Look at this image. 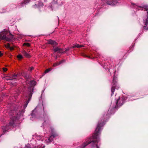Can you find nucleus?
<instances>
[{"mask_svg":"<svg viewBox=\"0 0 148 148\" xmlns=\"http://www.w3.org/2000/svg\"><path fill=\"white\" fill-rule=\"evenodd\" d=\"M134 99L132 98V96H123L121 97H119L118 99H116L115 106L113 107L112 109L110 108L108 111L107 114H104L102 119L99 121L95 133L92 136L93 140H91V138H88V140L81 146L78 147L77 148H84L89 144H91L92 148H99L98 146V145L100 144L99 136L103 127L107 121V119L109 118L110 114H113L114 113V109L120 107L126 101H131Z\"/></svg>","mask_w":148,"mask_h":148,"instance_id":"1","label":"nucleus"},{"mask_svg":"<svg viewBox=\"0 0 148 148\" xmlns=\"http://www.w3.org/2000/svg\"><path fill=\"white\" fill-rule=\"evenodd\" d=\"M43 111L45 114H43V116L40 118V119L44 121L43 123L42 124L41 127L44 128H45L46 127L49 125V119L47 115L45 114V112L44 110V107L42 104H38L36 107L32 111L31 114L32 117L30 118V119L32 120H34L35 119H38V115L41 112Z\"/></svg>","mask_w":148,"mask_h":148,"instance_id":"2","label":"nucleus"},{"mask_svg":"<svg viewBox=\"0 0 148 148\" xmlns=\"http://www.w3.org/2000/svg\"><path fill=\"white\" fill-rule=\"evenodd\" d=\"M133 6L134 8H136L138 10H144L146 11L147 13V18H146L144 21V23L145 25V26L144 27V29H146L148 30V27L146 28V27L148 25V6L144 5L143 7L137 6L136 4L132 3Z\"/></svg>","mask_w":148,"mask_h":148,"instance_id":"3","label":"nucleus"},{"mask_svg":"<svg viewBox=\"0 0 148 148\" xmlns=\"http://www.w3.org/2000/svg\"><path fill=\"white\" fill-rule=\"evenodd\" d=\"M21 76H23L26 79V83H27L28 82H29V76L28 75V74L27 73L24 72H23L21 73H19L17 74H14L12 75V77H10L8 78L7 77H4V79L6 80H13L14 81L16 82V78Z\"/></svg>","mask_w":148,"mask_h":148,"instance_id":"4","label":"nucleus"},{"mask_svg":"<svg viewBox=\"0 0 148 148\" xmlns=\"http://www.w3.org/2000/svg\"><path fill=\"white\" fill-rule=\"evenodd\" d=\"M50 131H51V135L47 139L44 140L45 143L47 145L52 142L53 140V139L58 135L52 127H50Z\"/></svg>","mask_w":148,"mask_h":148,"instance_id":"5","label":"nucleus"},{"mask_svg":"<svg viewBox=\"0 0 148 148\" xmlns=\"http://www.w3.org/2000/svg\"><path fill=\"white\" fill-rule=\"evenodd\" d=\"M8 32L7 31L4 30L0 32V39L5 40L8 41H11L13 38V36L10 34V36H8Z\"/></svg>","mask_w":148,"mask_h":148,"instance_id":"6","label":"nucleus"},{"mask_svg":"<svg viewBox=\"0 0 148 148\" xmlns=\"http://www.w3.org/2000/svg\"><path fill=\"white\" fill-rule=\"evenodd\" d=\"M116 72V71H115L114 72V76L113 77L112 82L111 84V96H112L113 95L114 92L115 91L116 89H118L119 88V87L117 86V77L115 76Z\"/></svg>","mask_w":148,"mask_h":148,"instance_id":"7","label":"nucleus"},{"mask_svg":"<svg viewBox=\"0 0 148 148\" xmlns=\"http://www.w3.org/2000/svg\"><path fill=\"white\" fill-rule=\"evenodd\" d=\"M30 0H25L22 2H21L20 5L18 6H16L14 4H12L10 5V7L11 9H12L14 8H20L23 6L27 3H28Z\"/></svg>","mask_w":148,"mask_h":148,"instance_id":"8","label":"nucleus"},{"mask_svg":"<svg viewBox=\"0 0 148 148\" xmlns=\"http://www.w3.org/2000/svg\"><path fill=\"white\" fill-rule=\"evenodd\" d=\"M117 3V0H106L105 3H103V5H108L113 6L116 5Z\"/></svg>","mask_w":148,"mask_h":148,"instance_id":"9","label":"nucleus"},{"mask_svg":"<svg viewBox=\"0 0 148 148\" xmlns=\"http://www.w3.org/2000/svg\"><path fill=\"white\" fill-rule=\"evenodd\" d=\"M33 138H36L35 139H36L38 140V143H39L40 142V141L43 142V138L37 134L33 135Z\"/></svg>","mask_w":148,"mask_h":148,"instance_id":"10","label":"nucleus"},{"mask_svg":"<svg viewBox=\"0 0 148 148\" xmlns=\"http://www.w3.org/2000/svg\"><path fill=\"white\" fill-rule=\"evenodd\" d=\"M43 6V3L40 1H39L38 5L35 4V5H33V7L34 8H38L39 9H40L42 8Z\"/></svg>","mask_w":148,"mask_h":148,"instance_id":"11","label":"nucleus"},{"mask_svg":"<svg viewBox=\"0 0 148 148\" xmlns=\"http://www.w3.org/2000/svg\"><path fill=\"white\" fill-rule=\"evenodd\" d=\"M53 50L55 52H57L59 53H62L63 52V50L58 47L53 48Z\"/></svg>","mask_w":148,"mask_h":148,"instance_id":"12","label":"nucleus"},{"mask_svg":"<svg viewBox=\"0 0 148 148\" xmlns=\"http://www.w3.org/2000/svg\"><path fill=\"white\" fill-rule=\"evenodd\" d=\"M42 146V145L41 144L40 145H39L37 147H36V146L35 147H31L29 144H28L26 145L24 148H40Z\"/></svg>","mask_w":148,"mask_h":148,"instance_id":"13","label":"nucleus"},{"mask_svg":"<svg viewBox=\"0 0 148 148\" xmlns=\"http://www.w3.org/2000/svg\"><path fill=\"white\" fill-rule=\"evenodd\" d=\"M21 52L22 54L27 58H29L31 57L29 54L27 53V52L24 50L22 51Z\"/></svg>","mask_w":148,"mask_h":148,"instance_id":"14","label":"nucleus"},{"mask_svg":"<svg viewBox=\"0 0 148 148\" xmlns=\"http://www.w3.org/2000/svg\"><path fill=\"white\" fill-rule=\"evenodd\" d=\"M103 68L106 71H107L108 70V71H110V68L111 69V68H110V66H108V65H107L106 64H104V65L103 66Z\"/></svg>","mask_w":148,"mask_h":148,"instance_id":"15","label":"nucleus"},{"mask_svg":"<svg viewBox=\"0 0 148 148\" xmlns=\"http://www.w3.org/2000/svg\"><path fill=\"white\" fill-rule=\"evenodd\" d=\"M48 44L52 45H55L56 44V42L55 41L51 39L48 40Z\"/></svg>","mask_w":148,"mask_h":148,"instance_id":"16","label":"nucleus"},{"mask_svg":"<svg viewBox=\"0 0 148 148\" xmlns=\"http://www.w3.org/2000/svg\"><path fill=\"white\" fill-rule=\"evenodd\" d=\"M65 61V60H62L61 61H60L59 63H55L53 64V66L54 67H56L57 66H58V65L61 64L63 62H64Z\"/></svg>","mask_w":148,"mask_h":148,"instance_id":"17","label":"nucleus"},{"mask_svg":"<svg viewBox=\"0 0 148 148\" xmlns=\"http://www.w3.org/2000/svg\"><path fill=\"white\" fill-rule=\"evenodd\" d=\"M14 109L13 110V109H12L11 110V112L12 113H13V112H13V114H14V113H15V114H16V111L18 109V107L17 106H16V107L15 106V107L14 106Z\"/></svg>","mask_w":148,"mask_h":148,"instance_id":"18","label":"nucleus"},{"mask_svg":"<svg viewBox=\"0 0 148 148\" xmlns=\"http://www.w3.org/2000/svg\"><path fill=\"white\" fill-rule=\"evenodd\" d=\"M51 68H49L47 69H46L45 71V73H47L49 72L50 71H51Z\"/></svg>","mask_w":148,"mask_h":148,"instance_id":"19","label":"nucleus"},{"mask_svg":"<svg viewBox=\"0 0 148 148\" xmlns=\"http://www.w3.org/2000/svg\"><path fill=\"white\" fill-rule=\"evenodd\" d=\"M17 57L19 59H21L23 58V56L21 54H19L18 55Z\"/></svg>","mask_w":148,"mask_h":148,"instance_id":"20","label":"nucleus"},{"mask_svg":"<svg viewBox=\"0 0 148 148\" xmlns=\"http://www.w3.org/2000/svg\"><path fill=\"white\" fill-rule=\"evenodd\" d=\"M24 45L27 46H29L30 44L28 43H25L24 44Z\"/></svg>","mask_w":148,"mask_h":148,"instance_id":"21","label":"nucleus"},{"mask_svg":"<svg viewBox=\"0 0 148 148\" xmlns=\"http://www.w3.org/2000/svg\"><path fill=\"white\" fill-rule=\"evenodd\" d=\"M44 91H45V90H42V94H41V98L42 97V96H43L44 95V94H43V93L44 92Z\"/></svg>","mask_w":148,"mask_h":148,"instance_id":"22","label":"nucleus"},{"mask_svg":"<svg viewBox=\"0 0 148 148\" xmlns=\"http://www.w3.org/2000/svg\"><path fill=\"white\" fill-rule=\"evenodd\" d=\"M57 0H53L52 2V3L55 4L57 3Z\"/></svg>","mask_w":148,"mask_h":148,"instance_id":"23","label":"nucleus"},{"mask_svg":"<svg viewBox=\"0 0 148 148\" xmlns=\"http://www.w3.org/2000/svg\"><path fill=\"white\" fill-rule=\"evenodd\" d=\"M69 50V48H66V49L65 51H64L63 50V53H65L67 51H68Z\"/></svg>","mask_w":148,"mask_h":148,"instance_id":"24","label":"nucleus"},{"mask_svg":"<svg viewBox=\"0 0 148 148\" xmlns=\"http://www.w3.org/2000/svg\"><path fill=\"white\" fill-rule=\"evenodd\" d=\"M34 69V68L33 67H30L29 69V71H31L32 70H33Z\"/></svg>","mask_w":148,"mask_h":148,"instance_id":"25","label":"nucleus"},{"mask_svg":"<svg viewBox=\"0 0 148 148\" xmlns=\"http://www.w3.org/2000/svg\"><path fill=\"white\" fill-rule=\"evenodd\" d=\"M3 70L4 72H6L7 70V69L6 68H3Z\"/></svg>","mask_w":148,"mask_h":148,"instance_id":"26","label":"nucleus"},{"mask_svg":"<svg viewBox=\"0 0 148 148\" xmlns=\"http://www.w3.org/2000/svg\"><path fill=\"white\" fill-rule=\"evenodd\" d=\"M10 45H8L6 46V47L7 48L10 49Z\"/></svg>","mask_w":148,"mask_h":148,"instance_id":"27","label":"nucleus"},{"mask_svg":"<svg viewBox=\"0 0 148 148\" xmlns=\"http://www.w3.org/2000/svg\"><path fill=\"white\" fill-rule=\"evenodd\" d=\"M75 47H80V46L79 45H75Z\"/></svg>","mask_w":148,"mask_h":148,"instance_id":"28","label":"nucleus"},{"mask_svg":"<svg viewBox=\"0 0 148 148\" xmlns=\"http://www.w3.org/2000/svg\"><path fill=\"white\" fill-rule=\"evenodd\" d=\"M11 50H13L14 49L13 47H12L10 46V49Z\"/></svg>","mask_w":148,"mask_h":148,"instance_id":"29","label":"nucleus"},{"mask_svg":"<svg viewBox=\"0 0 148 148\" xmlns=\"http://www.w3.org/2000/svg\"><path fill=\"white\" fill-rule=\"evenodd\" d=\"M3 55V53L0 51V56H1Z\"/></svg>","mask_w":148,"mask_h":148,"instance_id":"30","label":"nucleus"},{"mask_svg":"<svg viewBox=\"0 0 148 148\" xmlns=\"http://www.w3.org/2000/svg\"><path fill=\"white\" fill-rule=\"evenodd\" d=\"M6 12V11H4L3 12H0V13H5V12Z\"/></svg>","mask_w":148,"mask_h":148,"instance_id":"31","label":"nucleus"},{"mask_svg":"<svg viewBox=\"0 0 148 148\" xmlns=\"http://www.w3.org/2000/svg\"><path fill=\"white\" fill-rule=\"evenodd\" d=\"M2 100V99H1V97H0V101H1Z\"/></svg>","mask_w":148,"mask_h":148,"instance_id":"32","label":"nucleus"},{"mask_svg":"<svg viewBox=\"0 0 148 148\" xmlns=\"http://www.w3.org/2000/svg\"><path fill=\"white\" fill-rule=\"evenodd\" d=\"M80 45V47H82L83 46V45Z\"/></svg>","mask_w":148,"mask_h":148,"instance_id":"33","label":"nucleus"},{"mask_svg":"<svg viewBox=\"0 0 148 148\" xmlns=\"http://www.w3.org/2000/svg\"><path fill=\"white\" fill-rule=\"evenodd\" d=\"M45 145H44V146H43V147H42V148H45Z\"/></svg>","mask_w":148,"mask_h":148,"instance_id":"34","label":"nucleus"},{"mask_svg":"<svg viewBox=\"0 0 148 148\" xmlns=\"http://www.w3.org/2000/svg\"><path fill=\"white\" fill-rule=\"evenodd\" d=\"M133 47V46H132V47H130V49H132Z\"/></svg>","mask_w":148,"mask_h":148,"instance_id":"35","label":"nucleus"},{"mask_svg":"<svg viewBox=\"0 0 148 148\" xmlns=\"http://www.w3.org/2000/svg\"><path fill=\"white\" fill-rule=\"evenodd\" d=\"M56 59L57 58V56H56Z\"/></svg>","mask_w":148,"mask_h":148,"instance_id":"36","label":"nucleus"},{"mask_svg":"<svg viewBox=\"0 0 148 148\" xmlns=\"http://www.w3.org/2000/svg\"><path fill=\"white\" fill-rule=\"evenodd\" d=\"M10 10H6V11H7V12H8V11H9Z\"/></svg>","mask_w":148,"mask_h":148,"instance_id":"37","label":"nucleus"},{"mask_svg":"<svg viewBox=\"0 0 148 148\" xmlns=\"http://www.w3.org/2000/svg\"><path fill=\"white\" fill-rule=\"evenodd\" d=\"M110 75H111V73H110Z\"/></svg>","mask_w":148,"mask_h":148,"instance_id":"38","label":"nucleus"},{"mask_svg":"<svg viewBox=\"0 0 148 148\" xmlns=\"http://www.w3.org/2000/svg\"><path fill=\"white\" fill-rule=\"evenodd\" d=\"M46 1V0H44V1Z\"/></svg>","mask_w":148,"mask_h":148,"instance_id":"39","label":"nucleus"}]
</instances>
